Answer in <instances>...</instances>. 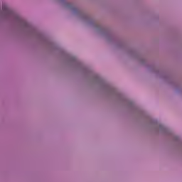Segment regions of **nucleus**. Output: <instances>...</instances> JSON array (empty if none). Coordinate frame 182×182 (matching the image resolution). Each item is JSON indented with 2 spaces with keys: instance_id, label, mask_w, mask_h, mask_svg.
Returning a JSON list of instances; mask_svg holds the SVG:
<instances>
[{
  "instance_id": "nucleus-1",
  "label": "nucleus",
  "mask_w": 182,
  "mask_h": 182,
  "mask_svg": "<svg viewBox=\"0 0 182 182\" xmlns=\"http://www.w3.org/2000/svg\"><path fill=\"white\" fill-rule=\"evenodd\" d=\"M2 9L4 12H6V14H11V9L6 5H3Z\"/></svg>"
}]
</instances>
